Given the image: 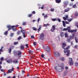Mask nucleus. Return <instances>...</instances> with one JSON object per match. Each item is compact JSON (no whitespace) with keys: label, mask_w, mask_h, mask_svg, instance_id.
Wrapping results in <instances>:
<instances>
[{"label":"nucleus","mask_w":78,"mask_h":78,"mask_svg":"<svg viewBox=\"0 0 78 78\" xmlns=\"http://www.w3.org/2000/svg\"><path fill=\"white\" fill-rule=\"evenodd\" d=\"M20 48L21 50H23L24 49V46H20Z\"/></svg>","instance_id":"c9c22d12"},{"label":"nucleus","mask_w":78,"mask_h":78,"mask_svg":"<svg viewBox=\"0 0 78 78\" xmlns=\"http://www.w3.org/2000/svg\"><path fill=\"white\" fill-rule=\"evenodd\" d=\"M75 66H78V63L76 62L75 63Z\"/></svg>","instance_id":"680f3d73"},{"label":"nucleus","mask_w":78,"mask_h":78,"mask_svg":"<svg viewBox=\"0 0 78 78\" xmlns=\"http://www.w3.org/2000/svg\"><path fill=\"white\" fill-rule=\"evenodd\" d=\"M0 59L1 61H3V60L4 59V58H3V57H1Z\"/></svg>","instance_id":"e2e57ef3"},{"label":"nucleus","mask_w":78,"mask_h":78,"mask_svg":"<svg viewBox=\"0 0 78 78\" xmlns=\"http://www.w3.org/2000/svg\"><path fill=\"white\" fill-rule=\"evenodd\" d=\"M65 37L66 38H68L69 37V36L68 35V34H67V33H66L65 34Z\"/></svg>","instance_id":"b1692460"},{"label":"nucleus","mask_w":78,"mask_h":78,"mask_svg":"<svg viewBox=\"0 0 78 78\" xmlns=\"http://www.w3.org/2000/svg\"><path fill=\"white\" fill-rule=\"evenodd\" d=\"M61 0H55V2L57 3H61Z\"/></svg>","instance_id":"4be33fe9"},{"label":"nucleus","mask_w":78,"mask_h":78,"mask_svg":"<svg viewBox=\"0 0 78 78\" xmlns=\"http://www.w3.org/2000/svg\"><path fill=\"white\" fill-rule=\"evenodd\" d=\"M63 31H67V29L65 28L63 29Z\"/></svg>","instance_id":"5fc2aeb1"},{"label":"nucleus","mask_w":78,"mask_h":78,"mask_svg":"<svg viewBox=\"0 0 78 78\" xmlns=\"http://www.w3.org/2000/svg\"><path fill=\"white\" fill-rule=\"evenodd\" d=\"M70 46H68L67 47H66V48H64V51H67L68 49L70 48Z\"/></svg>","instance_id":"dca6fc26"},{"label":"nucleus","mask_w":78,"mask_h":78,"mask_svg":"<svg viewBox=\"0 0 78 78\" xmlns=\"http://www.w3.org/2000/svg\"><path fill=\"white\" fill-rule=\"evenodd\" d=\"M31 39H34V36H33V35L31 36Z\"/></svg>","instance_id":"0e129e2a"},{"label":"nucleus","mask_w":78,"mask_h":78,"mask_svg":"<svg viewBox=\"0 0 78 78\" xmlns=\"http://www.w3.org/2000/svg\"><path fill=\"white\" fill-rule=\"evenodd\" d=\"M12 62L15 64H17V62H18V59H16V60H13L12 61Z\"/></svg>","instance_id":"2eb2a0df"},{"label":"nucleus","mask_w":78,"mask_h":78,"mask_svg":"<svg viewBox=\"0 0 78 78\" xmlns=\"http://www.w3.org/2000/svg\"><path fill=\"white\" fill-rule=\"evenodd\" d=\"M57 21H58V20L59 22H61V19H58V18H57Z\"/></svg>","instance_id":"de8ad7c7"},{"label":"nucleus","mask_w":78,"mask_h":78,"mask_svg":"<svg viewBox=\"0 0 78 78\" xmlns=\"http://www.w3.org/2000/svg\"><path fill=\"white\" fill-rule=\"evenodd\" d=\"M70 9L69 8H67L66 9L64 10V12H68V11H69V10Z\"/></svg>","instance_id":"a211bd4d"},{"label":"nucleus","mask_w":78,"mask_h":78,"mask_svg":"<svg viewBox=\"0 0 78 78\" xmlns=\"http://www.w3.org/2000/svg\"><path fill=\"white\" fill-rule=\"evenodd\" d=\"M51 20L52 21H53L54 22H55V21H57V18H53L51 19Z\"/></svg>","instance_id":"c756f323"},{"label":"nucleus","mask_w":78,"mask_h":78,"mask_svg":"<svg viewBox=\"0 0 78 78\" xmlns=\"http://www.w3.org/2000/svg\"><path fill=\"white\" fill-rule=\"evenodd\" d=\"M63 19H64V20H67V18L66 17H63Z\"/></svg>","instance_id":"8fccbe9b"},{"label":"nucleus","mask_w":78,"mask_h":78,"mask_svg":"<svg viewBox=\"0 0 78 78\" xmlns=\"http://www.w3.org/2000/svg\"><path fill=\"white\" fill-rule=\"evenodd\" d=\"M61 67L62 70H64V64L62 63L61 65Z\"/></svg>","instance_id":"6ab92c4d"},{"label":"nucleus","mask_w":78,"mask_h":78,"mask_svg":"<svg viewBox=\"0 0 78 78\" xmlns=\"http://www.w3.org/2000/svg\"><path fill=\"white\" fill-rule=\"evenodd\" d=\"M60 36L61 37H64V33L61 32L60 34Z\"/></svg>","instance_id":"aec40b11"},{"label":"nucleus","mask_w":78,"mask_h":78,"mask_svg":"<svg viewBox=\"0 0 78 78\" xmlns=\"http://www.w3.org/2000/svg\"><path fill=\"white\" fill-rule=\"evenodd\" d=\"M32 13L34 14H36V12H35V11H33L32 12Z\"/></svg>","instance_id":"69168bd1"},{"label":"nucleus","mask_w":78,"mask_h":78,"mask_svg":"<svg viewBox=\"0 0 78 78\" xmlns=\"http://www.w3.org/2000/svg\"><path fill=\"white\" fill-rule=\"evenodd\" d=\"M66 43H62V48H64H64H64V47H66Z\"/></svg>","instance_id":"4468645a"},{"label":"nucleus","mask_w":78,"mask_h":78,"mask_svg":"<svg viewBox=\"0 0 78 78\" xmlns=\"http://www.w3.org/2000/svg\"><path fill=\"white\" fill-rule=\"evenodd\" d=\"M68 69H69V68L67 67V66H66L65 67V69H66V70H67Z\"/></svg>","instance_id":"774afa93"},{"label":"nucleus","mask_w":78,"mask_h":78,"mask_svg":"<svg viewBox=\"0 0 78 78\" xmlns=\"http://www.w3.org/2000/svg\"><path fill=\"white\" fill-rule=\"evenodd\" d=\"M55 70L56 72H61L62 70H63V69H61V67L60 66H57L55 68Z\"/></svg>","instance_id":"f03ea898"},{"label":"nucleus","mask_w":78,"mask_h":78,"mask_svg":"<svg viewBox=\"0 0 78 78\" xmlns=\"http://www.w3.org/2000/svg\"><path fill=\"white\" fill-rule=\"evenodd\" d=\"M18 25H16V26H11L10 25H8L7 26V28H8V31H9L10 30H11V28H14L15 27L16 28V27H18Z\"/></svg>","instance_id":"7ed1b4c3"},{"label":"nucleus","mask_w":78,"mask_h":78,"mask_svg":"<svg viewBox=\"0 0 78 78\" xmlns=\"http://www.w3.org/2000/svg\"><path fill=\"white\" fill-rule=\"evenodd\" d=\"M23 37L25 38V37H26V36L25 35V34H23Z\"/></svg>","instance_id":"052dcab7"},{"label":"nucleus","mask_w":78,"mask_h":78,"mask_svg":"<svg viewBox=\"0 0 78 78\" xmlns=\"http://www.w3.org/2000/svg\"><path fill=\"white\" fill-rule=\"evenodd\" d=\"M14 46L13 45H10V48H11V49H14Z\"/></svg>","instance_id":"2f4dec72"},{"label":"nucleus","mask_w":78,"mask_h":78,"mask_svg":"<svg viewBox=\"0 0 78 78\" xmlns=\"http://www.w3.org/2000/svg\"><path fill=\"white\" fill-rule=\"evenodd\" d=\"M21 32L23 33V34H25V32L23 30H21Z\"/></svg>","instance_id":"a878e982"},{"label":"nucleus","mask_w":78,"mask_h":78,"mask_svg":"<svg viewBox=\"0 0 78 78\" xmlns=\"http://www.w3.org/2000/svg\"><path fill=\"white\" fill-rule=\"evenodd\" d=\"M12 30L13 31H17V29L14 28H12Z\"/></svg>","instance_id":"79ce46f5"},{"label":"nucleus","mask_w":78,"mask_h":78,"mask_svg":"<svg viewBox=\"0 0 78 78\" xmlns=\"http://www.w3.org/2000/svg\"><path fill=\"white\" fill-rule=\"evenodd\" d=\"M17 34L18 35H19L20 34V31H18L17 32Z\"/></svg>","instance_id":"6e6d98bb"},{"label":"nucleus","mask_w":78,"mask_h":78,"mask_svg":"<svg viewBox=\"0 0 78 78\" xmlns=\"http://www.w3.org/2000/svg\"><path fill=\"white\" fill-rule=\"evenodd\" d=\"M34 52L33 51H31V50H30L29 51V54H31V53H33Z\"/></svg>","instance_id":"72a5a7b5"},{"label":"nucleus","mask_w":78,"mask_h":78,"mask_svg":"<svg viewBox=\"0 0 78 78\" xmlns=\"http://www.w3.org/2000/svg\"><path fill=\"white\" fill-rule=\"evenodd\" d=\"M66 18L67 20L68 19H69V16L68 15H66Z\"/></svg>","instance_id":"13d9d810"},{"label":"nucleus","mask_w":78,"mask_h":78,"mask_svg":"<svg viewBox=\"0 0 78 78\" xmlns=\"http://www.w3.org/2000/svg\"><path fill=\"white\" fill-rule=\"evenodd\" d=\"M14 36V33H11V34H10V36L11 37H12V36Z\"/></svg>","instance_id":"37998d69"},{"label":"nucleus","mask_w":78,"mask_h":78,"mask_svg":"<svg viewBox=\"0 0 78 78\" xmlns=\"http://www.w3.org/2000/svg\"><path fill=\"white\" fill-rule=\"evenodd\" d=\"M73 20L72 18H71V19H68L67 20H68V22H70L72 20Z\"/></svg>","instance_id":"7c9ffc66"},{"label":"nucleus","mask_w":78,"mask_h":78,"mask_svg":"<svg viewBox=\"0 0 78 78\" xmlns=\"http://www.w3.org/2000/svg\"><path fill=\"white\" fill-rule=\"evenodd\" d=\"M40 18H38V19L37 22L38 23H39V21H40Z\"/></svg>","instance_id":"bf43d9fd"},{"label":"nucleus","mask_w":78,"mask_h":78,"mask_svg":"<svg viewBox=\"0 0 78 78\" xmlns=\"http://www.w3.org/2000/svg\"><path fill=\"white\" fill-rule=\"evenodd\" d=\"M67 73V71L66 70L64 72V74H66Z\"/></svg>","instance_id":"603ef678"},{"label":"nucleus","mask_w":78,"mask_h":78,"mask_svg":"<svg viewBox=\"0 0 78 78\" xmlns=\"http://www.w3.org/2000/svg\"><path fill=\"white\" fill-rule=\"evenodd\" d=\"M41 56L42 58H44V54H42Z\"/></svg>","instance_id":"3c124183"},{"label":"nucleus","mask_w":78,"mask_h":78,"mask_svg":"<svg viewBox=\"0 0 78 78\" xmlns=\"http://www.w3.org/2000/svg\"><path fill=\"white\" fill-rule=\"evenodd\" d=\"M34 46H36V42H34Z\"/></svg>","instance_id":"4d7b16f0"},{"label":"nucleus","mask_w":78,"mask_h":78,"mask_svg":"<svg viewBox=\"0 0 78 78\" xmlns=\"http://www.w3.org/2000/svg\"><path fill=\"white\" fill-rule=\"evenodd\" d=\"M26 25V22H23V25Z\"/></svg>","instance_id":"864d4df0"},{"label":"nucleus","mask_w":78,"mask_h":78,"mask_svg":"<svg viewBox=\"0 0 78 78\" xmlns=\"http://www.w3.org/2000/svg\"><path fill=\"white\" fill-rule=\"evenodd\" d=\"M61 60L62 61H65V58H62Z\"/></svg>","instance_id":"c03bdc74"},{"label":"nucleus","mask_w":78,"mask_h":78,"mask_svg":"<svg viewBox=\"0 0 78 78\" xmlns=\"http://www.w3.org/2000/svg\"><path fill=\"white\" fill-rule=\"evenodd\" d=\"M62 22L63 23V27H66V25L65 23V21H62Z\"/></svg>","instance_id":"bb28decb"},{"label":"nucleus","mask_w":78,"mask_h":78,"mask_svg":"<svg viewBox=\"0 0 78 78\" xmlns=\"http://www.w3.org/2000/svg\"><path fill=\"white\" fill-rule=\"evenodd\" d=\"M56 26L55 25H53L52 26V28L51 29V32H53L55 31V30H56V28H55Z\"/></svg>","instance_id":"6e6552de"},{"label":"nucleus","mask_w":78,"mask_h":78,"mask_svg":"<svg viewBox=\"0 0 78 78\" xmlns=\"http://www.w3.org/2000/svg\"><path fill=\"white\" fill-rule=\"evenodd\" d=\"M64 52L65 54L67 52L66 54V56H69V55H70V50H67V51H64Z\"/></svg>","instance_id":"39448f33"},{"label":"nucleus","mask_w":78,"mask_h":78,"mask_svg":"<svg viewBox=\"0 0 78 78\" xmlns=\"http://www.w3.org/2000/svg\"><path fill=\"white\" fill-rule=\"evenodd\" d=\"M17 52L18 57L20 58L21 57V55H22V51H18Z\"/></svg>","instance_id":"0eeeda50"},{"label":"nucleus","mask_w":78,"mask_h":78,"mask_svg":"<svg viewBox=\"0 0 78 78\" xmlns=\"http://www.w3.org/2000/svg\"><path fill=\"white\" fill-rule=\"evenodd\" d=\"M54 55L55 57H58L59 56V54L57 52H55Z\"/></svg>","instance_id":"9d476101"},{"label":"nucleus","mask_w":78,"mask_h":78,"mask_svg":"<svg viewBox=\"0 0 78 78\" xmlns=\"http://www.w3.org/2000/svg\"><path fill=\"white\" fill-rule=\"evenodd\" d=\"M64 5H67L69 3V2L68 1H65L64 2Z\"/></svg>","instance_id":"5701e85b"},{"label":"nucleus","mask_w":78,"mask_h":78,"mask_svg":"<svg viewBox=\"0 0 78 78\" xmlns=\"http://www.w3.org/2000/svg\"><path fill=\"white\" fill-rule=\"evenodd\" d=\"M14 68H12L11 69H9L7 71V73H11L12 71H14Z\"/></svg>","instance_id":"1a4fd4ad"},{"label":"nucleus","mask_w":78,"mask_h":78,"mask_svg":"<svg viewBox=\"0 0 78 78\" xmlns=\"http://www.w3.org/2000/svg\"><path fill=\"white\" fill-rule=\"evenodd\" d=\"M46 50L47 51H50V48L49 47V46H48L46 47Z\"/></svg>","instance_id":"f3484780"},{"label":"nucleus","mask_w":78,"mask_h":78,"mask_svg":"<svg viewBox=\"0 0 78 78\" xmlns=\"http://www.w3.org/2000/svg\"><path fill=\"white\" fill-rule=\"evenodd\" d=\"M78 47V45H75V46H74V48L76 49V48H77V47Z\"/></svg>","instance_id":"09e8293b"},{"label":"nucleus","mask_w":78,"mask_h":78,"mask_svg":"<svg viewBox=\"0 0 78 78\" xmlns=\"http://www.w3.org/2000/svg\"><path fill=\"white\" fill-rule=\"evenodd\" d=\"M51 12H53V11H55V9L53 8H51Z\"/></svg>","instance_id":"58836bf2"},{"label":"nucleus","mask_w":78,"mask_h":78,"mask_svg":"<svg viewBox=\"0 0 78 78\" xmlns=\"http://www.w3.org/2000/svg\"><path fill=\"white\" fill-rule=\"evenodd\" d=\"M66 41L67 42H70V41H71V40L70 38H67L66 39Z\"/></svg>","instance_id":"cd10ccee"},{"label":"nucleus","mask_w":78,"mask_h":78,"mask_svg":"<svg viewBox=\"0 0 78 78\" xmlns=\"http://www.w3.org/2000/svg\"><path fill=\"white\" fill-rule=\"evenodd\" d=\"M74 36H75V34H73L72 36H70L69 37V38L70 39H73L74 38Z\"/></svg>","instance_id":"ddd939ff"},{"label":"nucleus","mask_w":78,"mask_h":78,"mask_svg":"<svg viewBox=\"0 0 78 78\" xmlns=\"http://www.w3.org/2000/svg\"><path fill=\"white\" fill-rule=\"evenodd\" d=\"M48 16H47V15H45L44 16V19H46V18H47Z\"/></svg>","instance_id":"a18cd8bd"},{"label":"nucleus","mask_w":78,"mask_h":78,"mask_svg":"<svg viewBox=\"0 0 78 78\" xmlns=\"http://www.w3.org/2000/svg\"><path fill=\"white\" fill-rule=\"evenodd\" d=\"M66 29H67V30H68V31L69 32V33H76V32L77 31L76 29L75 30H71V29H70V27H67Z\"/></svg>","instance_id":"f257e3e1"},{"label":"nucleus","mask_w":78,"mask_h":78,"mask_svg":"<svg viewBox=\"0 0 78 78\" xmlns=\"http://www.w3.org/2000/svg\"><path fill=\"white\" fill-rule=\"evenodd\" d=\"M33 16V14H29L28 15V17H32V16Z\"/></svg>","instance_id":"473e14b6"},{"label":"nucleus","mask_w":78,"mask_h":78,"mask_svg":"<svg viewBox=\"0 0 78 78\" xmlns=\"http://www.w3.org/2000/svg\"><path fill=\"white\" fill-rule=\"evenodd\" d=\"M44 39V34L43 33H42L40 34V39L41 40H43Z\"/></svg>","instance_id":"423d86ee"},{"label":"nucleus","mask_w":78,"mask_h":78,"mask_svg":"<svg viewBox=\"0 0 78 78\" xmlns=\"http://www.w3.org/2000/svg\"><path fill=\"white\" fill-rule=\"evenodd\" d=\"M49 25L50 24H44L43 25V27H48V26H49Z\"/></svg>","instance_id":"c85d7f7f"},{"label":"nucleus","mask_w":78,"mask_h":78,"mask_svg":"<svg viewBox=\"0 0 78 78\" xmlns=\"http://www.w3.org/2000/svg\"><path fill=\"white\" fill-rule=\"evenodd\" d=\"M69 62H70V66H73V60L72 58H69Z\"/></svg>","instance_id":"20e7f679"},{"label":"nucleus","mask_w":78,"mask_h":78,"mask_svg":"<svg viewBox=\"0 0 78 78\" xmlns=\"http://www.w3.org/2000/svg\"><path fill=\"white\" fill-rule=\"evenodd\" d=\"M13 54H14V55H16L17 54V52H16V51H14L13 52Z\"/></svg>","instance_id":"338daca9"},{"label":"nucleus","mask_w":78,"mask_h":78,"mask_svg":"<svg viewBox=\"0 0 78 78\" xmlns=\"http://www.w3.org/2000/svg\"><path fill=\"white\" fill-rule=\"evenodd\" d=\"M75 16L76 17H78V13L77 12H76L75 13Z\"/></svg>","instance_id":"e433bc0d"},{"label":"nucleus","mask_w":78,"mask_h":78,"mask_svg":"<svg viewBox=\"0 0 78 78\" xmlns=\"http://www.w3.org/2000/svg\"><path fill=\"white\" fill-rule=\"evenodd\" d=\"M13 44L15 45H18V44H19V42L18 41L17 42H14L13 43Z\"/></svg>","instance_id":"393cba45"},{"label":"nucleus","mask_w":78,"mask_h":78,"mask_svg":"<svg viewBox=\"0 0 78 78\" xmlns=\"http://www.w3.org/2000/svg\"><path fill=\"white\" fill-rule=\"evenodd\" d=\"M32 28L34 31H37V28H36V27H33Z\"/></svg>","instance_id":"ea45409f"},{"label":"nucleus","mask_w":78,"mask_h":78,"mask_svg":"<svg viewBox=\"0 0 78 78\" xmlns=\"http://www.w3.org/2000/svg\"><path fill=\"white\" fill-rule=\"evenodd\" d=\"M41 28H42V26L41 25L39 26L38 29L37 30L38 32H39V31H40V30H41Z\"/></svg>","instance_id":"412c9836"},{"label":"nucleus","mask_w":78,"mask_h":78,"mask_svg":"<svg viewBox=\"0 0 78 78\" xmlns=\"http://www.w3.org/2000/svg\"><path fill=\"white\" fill-rule=\"evenodd\" d=\"M8 31H5L4 33V35H7L8 34Z\"/></svg>","instance_id":"f704fd0d"},{"label":"nucleus","mask_w":78,"mask_h":78,"mask_svg":"<svg viewBox=\"0 0 78 78\" xmlns=\"http://www.w3.org/2000/svg\"><path fill=\"white\" fill-rule=\"evenodd\" d=\"M11 51H12V49H11V48H9V52L10 53H11Z\"/></svg>","instance_id":"4c0bfd02"},{"label":"nucleus","mask_w":78,"mask_h":78,"mask_svg":"<svg viewBox=\"0 0 78 78\" xmlns=\"http://www.w3.org/2000/svg\"><path fill=\"white\" fill-rule=\"evenodd\" d=\"M77 35H76L75 36V41H76V43H78V38H77Z\"/></svg>","instance_id":"f8f14e48"},{"label":"nucleus","mask_w":78,"mask_h":78,"mask_svg":"<svg viewBox=\"0 0 78 78\" xmlns=\"http://www.w3.org/2000/svg\"><path fill=\"white\" fill-rule=\"evenodd\" d=\"M22 39V37L21 36H20L18 38L17 40H18V41H19L20 40Z\"/></svg>","instance_id":"a19ab883"},{"label":"nucleus","mask_w":78,"mask_h":78,"mask_svg":"<svg viewBox=\"0 0 78 78\" xmlns=\"http://www.w3.org/2000/svg\"><path fill=\"white\" fill-rule=\"evenodd\" d=\"M76 7V5L75 4L73 6V8H75Z\"/></svg>","instance_id":"49530a36"},{"label":"nucleus","mask_w":78,"mask_h":78,"mask_svg":"<svg viewBox=\"0 0 78 78\" xmlns=\"http://www.w3.org/2000/svg\"><path fill=\"white\" fill-rule=\"evenodd\" d=\"M8 63H9V64H10V63H12V59H9L6 61Z\"/></svg>","instance_id":"9b49d317"}]
</instances>
